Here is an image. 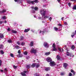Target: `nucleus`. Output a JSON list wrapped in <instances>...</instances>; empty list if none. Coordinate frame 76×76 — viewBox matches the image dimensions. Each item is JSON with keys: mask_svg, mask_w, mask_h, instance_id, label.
<instances>
[{"mask_svg": "<svg viewBox=\"0 0 76 76\" xmlns=\"http://www.w3.org/2000/svg\"><path fill=\"white\" fill-rule=\"evenodd\" d=\"M40 13L42 15V18H44V19H46V16H45V13H46V10H45L44 9H42L40 10Z\"/></svg>", "mask_w": 76, "mask_h": 76, "instance_id": "nucleus-1", "label": "nucleus"}, {"mask_svg": "<svg viewBox=\"0 0 76 76\" xmlns=\"http://www.w3.org/2000/svg\"><path fill=\"white\" fill-rule=\"evenodd\" d=\"M30 52L31 53L36 54V53H37V50H34V48H32L30 51Z\"/></svg>", "mask_w": 76, "mask_h": 76, "instance_id": "nucleus-2", "label": "nucleus"}, {"mask_svg": "<svg viewBox=\"0 0 76 76\" xmlns=\"http://www.w3.org/2000/svg\"><path fill=\"white\" fill-rule=\"evenodd\" d=\"M35 3H37V1H31L30 0H28L27 1V3H29V4H31V3L32 4H35Z\"/></svg>", "mask_w": 76, "mask_h": 76, "instance_id": "nucleus-3", "label": "nucleus"}, {"mask_svg": "<svg viewBox=\"0 0 76 76\" xmlns=\"http://www.w3.org/2000/svg\"><path fill=\"white\" fill-rule=\"evenodd\" d=\"M66 55L67 56H69L70 57H74V55L72 53H69L68 52H66Z\"/></svg>", "mask_w": 76, "mask_h": 76, "instance_id": "nucleus-4", "label": "nucleus"}, {"mask_svg": "<svg viewBox=\"0 0 76 76\" xmlns=\"http://www.w3.org/2000/svg\"><path fill=\"white\" fill-rule=\"evenodd\" d=\"M50 66H54L56 65V63L54 61H52L50 63Z\"/></svg>", "mask_w": 76, "mask_h": 76, "instance_id": "nucleus-5", "label": "nucleus"}, {"mask_svg": "<svg viewBox=\"0 0 76 76\" xmlns=\"http://www.w3.org/2000/svg\"><path fill=\"white\" fill-rule=\"evenodd\" d=\"M44 45L46 48H48L49 47V45L47 42H45L44 44Z\"/></svg>", "mask_w": 76, "mask_h": 76, "instance_id": "nucleus-6", "label": "nucleus"}, {"mask_svg": "<svg viewBox=\"0 0 76 76\" xmlns=\"http://www.w3.org/2000/svg\"><path fill=\"white\" fill-rule=\"evenodd\" d=\"M46 60L48 62H51V61H52V59L50 57L46 59Z\"/></svg>", "mask_w": 76, "mask_h": 76, "instance_id": "nucleus-7", "label": "nucleus"}, {"mask_svg": "<svg viewBox=\"0 0 76 76\" xmlns=\"http://www.w3.org/2000/svg\"><path fill=\"white\" fill-rule=\"evenodd\" d=\"M31 8V9H34V10L36 11L38 10V8L37 7H32Z\"/></svg>", "mask_w": 76, "mask_h": 76, "instance_id": "nucleus-8", "label": "nucleus"}, {"mask_svg": "<svg viewBox=\"0 0 76 76\" xmlns=\"http://www.w3.org/2000/svg\"><path fill=\"white\" fill-rule=\"evenodd\" d=\"M15 2H18L19 3H22V0H14Z\"/></svg>", "mask_w": 76, "mask_h": 76, "instance_id": "nucleus-9", "label": "nucleus"}, {"mask_svg": "<svg viewBox=\"0 0 76 76\" xmlns=\"http://www.w3.org/2000/svg\"><path fill=\"white\" fill-rule=\"evenodd\" d=\"M4 12H6V9H3L2 11H0V13H4Z\"/></svg>", "mask_w": 76, "mask_h": 76, "instance_id": "nucleus-10", "label": "nucleus"}, {"mask_svg": "<svg viewBox=\"0 0 76 76\" xmlns=\"http://www.w3.org/2000/svg\"><path fill=\"white\" fill-rule=\"evenodd\" d=\"M64 67L65 69H66V67L68 65L67 64H66V63H64L63 64Z\"/></svg>", "mask_w": 76, "mask_h": 76, "instance_id": "nucleus-11", "label": "nucleus"}, {"mask_svg": "<svg viewBox=\"0 0 76 76\" xmlns=\"http://www.w3.org/2000/svg\"><path fill=\"white\" fill-rule=\"evenodd\" d=\"M30 30V28H27V29H25L24 31V32H28Z\"/></svg>", "mask_w": 76, "mask_h": 76, "instance_id": "nucleus-12", "label": "nucleus"}, {"mask_svg": "<svg viewBox=\"0 0 76 76\" xmlns=\"http://www.w3.org/2000/svg\"><path fill=\"white\" fill-rule=\"evenodd\" d=\"M4 38V35L3 34H0V38H1L3 39Z\"/></svg>", "mask_w": 76, "mask_h": 76, "instance_id": "nucleus-13", "label": "nucleus"}, {"mask_svg": "<svg viewBox=\"0 0 76 76\" xmlns=\"http://www.w3.org/2000/svg\"><path fill=\"white\" fill-rule=\"evenodd\" d=\"M35 65H36V63H34L31 66L32 68H34L35 67Z\"/></svg>", "mask_w": 76, "mask_h": 76, "instance_id": "nucleus-14", "label": "nucleus"}, {"mask_svg": "<svg viewBox=\"0 0 76 76\" xmlns=\"http://www.w3.org/2000/svg\"><path fill=\"white\" fill-rule=\"evenodd\" d=\"M51 69L50 67H48L45 69V70L47 72L48 71V70H50Z\"/></svg>", "mask_w": 76, "mask_h": 76, "instance_id": "nucleus-15", "label": "nucleus"}, {"mask_svg": "<svg viewBox=\"0 0 76 76\" xmlns=\"http://www.w3.org/2000/svg\"><path fill=\"white\" fill-rule=\"evenodd\" d=\"M71 72L72 73H73V75H75V71H73V69H71Z\"/></svg>", "mask_w": 76, "mask_h": 76, "instance_id": "nucleus-16", "label": "nucleus"}, {"mask_svg": "<svg viewBox=\"0 0 76 76\" xmlns=\"http://www.w3.org/2000/svg\"><path fill=\"white\" fill-rule=\"evenodd\" d=\"M33 44H34V42L31 41L30 44V47H32L33 46Z\"/></svg>", "mask_w": 76, "mask_h": 76, "instance_id": "nucleus-17", "label": "nucleus"}, {"mask_svg": "<svg viewBox=\"0 0 76 76\" xmlns=\"http://www.w3.org/2000/svg\"><path fill=\"white\" fill-rule=\"evenodd\" d=\"M35 66L36 68H38L39 67V64H38L36 63Z\"/></svg>", "mask_w": 76, "mask_h": 76, "instance_id": "nucleus-18", "label": "nucleus"}, {"mask_svg": "<svg viewBox=\"0 0 76 76\" xmlns=\"http://www.w3.org/2000/svg\"><path fill=\"white\" fill-rule=\"evenodd\" d=\"M12 33H13L14 34H17V31L15 30H12Z\"/></svg>", "mask_w": 76, "mask_h": 76, "instance_id": "nucleus-19", "label": "nucleus"}, {"mask_svg": "<svg viewBox=\"0 0 76 76\" xmlns=\"http://www.w3.org/2000/svg\"><path fill=\"white\" fill-rule=\"evenodd\" d=\"M0 53H1V54L3 55L4 54V51L3 50H1L0 51Z\"/></svg>", "mask_w": 76, "mask_h": 76, "instance_id": "nucleus-20", "label": "nucleus"}, {"mask_svg": "<svg viewBox=\"0 0 76 76\" xmlns=\"http://www.w3.org/2000/svg\"><path fill=\"white\" fill-rule=\"evenodd\" d=\"M76 34V33H73L71 35V37L72 38H73V37H74V36H75Z\"/></svg>", "mask_w": 76, "mask_h": 76, "instance_id": "nucleus-21", "label": "nucleus"}, {"mask_svg": "<svg viewBox=\"0 0 76 76\" xmlns=\"http://www.w3.org/2000/svg\"><path fill=\"white\" fill-rule=\"evenodd\" d=\"M50 52L45 53V55H46V56H48V55H50Z\"/></svg>", "mask_w": 76, "mask_h": 76, "instance_id": "nucleus-22", "label": "nucleus"}, {"mask_svg": "<svg viewBox=\"0 0 76 76\" xmlns=\"http://www.w3.org/2000/svg\"><path fill=\"white\" fill-rule=\"evenodd\" d=\"M4 46L3 45H0V49H3Z\"/></svg>", "mask_w": 76, "mask_h": 76, "instance_id": "nucleus-23", "label": "nucleus"}, {"mask_svg": "<svg viewBox=\"0 0 76 76\" xmlns=\"http://www.w3.org/2000/svg\"><path fill=\"white\" fill-rule=\"evenodd\" d=\"M17 56L18 57H22L23 56L22 54H19L17 55Z\"/></svg>", "mask_w": 76, "mask_h": 76, "instance_id": "nucleus-24", "label": "nucleus"}, {"mask_svg": "<svg viewBox=\"0 0 76 76\" xmlns=\"http://www.w3.org/2000/svg\"><path fill=\"white\" fill-rule=\"evenodd\" d=\"M7 42L9 43H12V41L11 39H10L7 41Z\"/></svg>", "mask_w": 76, "mask_h": 76, "instance_id": "nucleus-25", "label": "nucleus"}, {"mask_svg": "<svg viewBox=\"0 0 76 76\" xmlns=\"http://www.w3.org/2000/svg\"><path fill=\"white\" fill-rule=\"evenodd\" d=\"M75 47L74 45H72L71 46V49L72 50H74L75 49Z\"/></svg>", "mask_w": 76, "mask_h": 76, "instance_id": "nucleus-26", "label": "nucleus"}, {"mask_svg": "<svg viewBox=\"0 0 76 76\" xmlns=\"http://www.w3.org/2000/svg\"><path fill=\"white\" fill-rule=\"evenodd\" d=\"M23 54H24V55H25L26 56H27L28 54V52L26 51H25L23 52Z\"/></svg>", "mask_w": 76, "mask_h": 76, "instance_id": "nucleus-27", "label": "nucleus"}, {"mask_svg": "<svg viewBox=\"0 0 76 76\" xmlns=\"http://www.w3.org/2000/svg\"><path fill=\"white\" fill-rule=\"evenodd\" d=\"M15 47L16 48V49H19V46H18V45H15Z\"/></svg>", "mask_w": 76, "mask_h": 76, "instance_id": "nucleus-28", "label": "nucleus"}, {"mask_svg": "<svg viewBox=\"0 0 76 76\" xmlns=\"http://www.w3.org/2000/svg\"><path fill=\"white\" fill-rule=\"evenodd\" d=\"M56 58L57 59V60H60V56L59 55H58L56 56Z\"/></svg>", "mask_w": 76, "mask_h": 76, "instance_id": "nucleus-29", "label": "nucleus"}, {"mask_svg": "<svg viewBox=\"0 0 76 76\" xmlns=\"http://www.w3.org/2000/svg\"><path fill=\"white\" fill-rule=\"evenodd\" d=\"M21 74L23 76H26V74L25 73H24L21 72Z\"/></svg>", "mask_w": 76, "mask_h": 76, "instance_id": "nucleus-30", "label": "nucleus"}, {"mask_svg": "<svg viewBox=\"0 0 76 76\" xmlns=\"http://www.w3.org/2000/svg\"><path fill=\"white\" fill-rule=\"evenodd\" d=\"M30 67H31V65H27V66L26 67V68L27 69H29V68H30Z\"/></svg>", "mask_w": 76, "mask_h": 76, "instance_id": "nucleus-31", "label": "nucleus"}, {"mask_svg": "<svg viewBox=\"0 0 76 76\" xmlns=\"http://www.w3.org/2000/svg\"><path fill=\"white\" fill-rule=\"evenodd\" d=\"M4 73H6V72H7V69L6 68H4Z\"/></svg>", "mask_w": 76, "mask_h": 76, "instance_id": "nucleus-32", "label": "nucleus"}, {"mask_svg": "<svg viewBox=\"0 0 76 76\" xmlns=\"http://www.w3.org/2000/svg\"><path fill=\"white\" fill-rule=\"evenodd\" d=\"M23 37L22 36L21 37L20 39V41H22V40H23Z\"/></svg>", "mask_w": 76, "mask_h": 76, "instance_id": "nucleus-33", "label": "nucleus"}, {"mask_svg": "<svg viewBox=\"0 0 76 76\" xmlns=\"http://www.w3.org/2000/svg\"><path fill=\"white\" fill-rule=\"evenodd\" d=\"M54 29L56 31H58V29L57 27H54Z\"/></svg>", "mask_w": 76, "mask_h": 76, "instance_id": "nucleus-34", "label": "nucleus"}, {"mask_svg": "<svg viewBox=\"0 0 76 76\" xmlns=\"http://www.w3.org/2000/svg\"><path fill=\"white\" fill-rule=\"evenodd\" d=\"M57 51V49L56 48H53V50H52V51Z\"/></svg>", "mask_w": 76, "mask_h": 76, "instance_id": "nucleus-35", "label": "nucleus"}, {"mask_svg": "<svg viewBox=\"0 0 76 76\" xmlns=\"http://www.w3.org/2000/svg\"><path fill=\"white\" fill-rule=\"evenodd\" d=\"M58 50H59V51H60V52H62V51H63V49L59 48Z\"/></svg>", "mask_w": 76, "mask_h": 76, "instance_id": "nucleus-36", "label": "nucleus"}, {"mask_svg": "<svg viewBox=\"0 0 76 76\" xmlns=\"http://www.w3.org/2000/svg\"><path fill=\"white\" fill-rule=\"evenodd\" d=\"M2 19H6V16H3L2 17Z\"/></svg>", "mask_w": 76, "mask_h": 76, "instance_id": "nucleus-37", "label": "nucleus"}, {"mask_svg": "<svg viewBox=\"0 0 76 76\" xmlns=\"http://www.w3.org/2000/svg\"><path fill=\"white\" fill-rule=\"evenodd\" d=\"M72 9L74 10H76V6L75 5V6H74L73 7Z\"/></svg>", "mask_w": 76, "mask_h": 76, "instance_id": "nucleus-38", "label": "nucleus"}, {"mask_svg": "<svg viewBox=\"0 0 76 76\" xmlns=\"http://www.w3.org/2000/svg\"><path fill=\"white\" fill-rule=\"evenodd\" d=\"M41 34H44V31H40L39 34H41Z\"/></svg>", "mask_w": 76, "mask_h": 76, "instance_id": "nucleus-39", "label": "nucleus"}, {"mask_svg": "<svg viewBox=\"0 0 76 76\" xmlns=\"http://www.w3.org/2000/svg\"><path fill=\"white\" fill-rule=\"evenodd\" d=\"M72 4V3L70 2H69L68 4V5L69 7H70L71 6V5Z\"/></svg>", "mask_w": 76, "mask_h": 76, "instance_id": "nucleus-40", "label": "nucleus"}, {"mask_svg": "<svg viewBox=\"0 0 76 76\" xmlns=\"http://www.w3.org/2000/svg\"><path fill=\"white\" fill-rule=\"evenodd\" d=\"M10 56L11 57H14V55H13V54L12 53H11L10 54Z\"/></svg>", "mask_w": 76, "mask_h": 76, "instance_id": "nucleus-41", "label": "nucleus"}, {"mask_svg": "<svg viewBox=\"0 0 76 76\" xmlns=\"http://www.w3.org/2000/svg\"><path fill=\"white\" fill-rule=\"evenodd\" d=\"M53 48H56V45H55V44L53 43Z\"/></svg>", "mask_w": 76, "mask_h": 76, "instance_id": "nucleus-42", "label": "nucleus"}, {"mask_svg": "<svg viewBox=\"0 0 76 76\" xmlns=\"http://www.w3.org/2000/svg\"><path fill=\"white\" fill-rule=\"evenodd\" d=\"M25 43L24 42H22L21 44V45H25Z\"/></svg>", "mask_w": 76, "mask_h": 76, "instance_id": "nucleus-43", "label": "nucleus"}, {"mask_svg": "<svg viewBox=\"0 0 76 76\" xmlns=\"http://www.w3.org/2000/svg\"><path fill=\"white\" fill-rule=\"evenodd\" d=\"M31 13H35V11L34 10H32L31 11Z\"/></svg>", "mask_w": 76, "mask_h": 76, "instance_id": "nucleus-44", "label": "nucleus"}, {"mask_svg": "<svg viewBox=\"0 0 76 76\" xmlns=\"http://www.w3.org/2000/svg\"><path fill=\"white\" fill-rule=\"evenodd\" d=\"M52 18L51 17H50V18H49V20H50V21H51V20H52Z\"/></svg>", "mask_w": 76, "mask_h": 76, "instance_id": "nucleus-45", "label": "nucleus"}, {"mask_svg": "<svg viewBox=\"0 0 76 76\" xmlns=\"http://www.w3.org/2000/svg\"><path fill=\"white\" fill-rule=\"evenodd\" d=\"M34 76H39V75L36 74H34Z\"/></svg>", "mask_w": 76, "mask_h": 76, "instance_id": "nucleus-46", "label": "nucleus"}, {"mask_svg": "<svg viewBox=\"0 0 76 76\" xmlns=\"http://www.w3.org/2000/svg\"><path fill=\"white\" fill-rule=\"evenodd\" d=\"M64 75V73L62 72L61 73V76H63V75Z\"/></svg>", "mask_w": 76, "mask_h": 76, "instance_id": "nucleus-47", "label": "nucleus"}, {"mask_svg": "<svg viewBox=\"0 0 76 76\" xmlns=\"http://www.w3.org/2000/svg\"><path fill=\"white\" fill-rule=\"evenodd\" d=\"M2 63V61H1V60H0V66H1Z\"/></svg>", "mask_w": 76, "mask_h": 76, "instance_id": "nucleus-48", "label": "nucleus"}, {"mask_svg": "<svg viewBox=\"0 0 76 76\" xmlns=\"http://www.w3.org/2000/svg\"><path fill=\"white\" fill-rule=\"evenodd\" d=\"M21 53L20 50H19L18 51V54H20Z\"/></svg>", "mask_w": 76, "mask_h": 76, "instance_id": "nucleus-49", "label": "nucleus"}, {"mask_svg": "<svg viewBox=\"0 0 76 76\" xmlns=\"http://www.w3.org/2000/svg\"><path fill=\"white\" fill-rule=\"evenodd\" d=\"M69 76H72V73H70L69 74Z\"/></svg>", "mask_w": 76, "mask_h": 76, "instance_id": "nucleus-50", "label": "nucleus"}, {"mask_svg": "<svg viewBox=\"0 0 76 76\" xmlns=\"http://www.w3.org/2000/svg\"><path fill=\"white\" fill-rule=\"evenodd\" d=\"M13 67L14 68V69H16V68H17V66H16L15 65H14L13 66Z\"/></svg>", "mask_w": 76, "mask_h": 76, "instance_id": "nucleus-51", "label": "nucleus"}, {"mask_svg": "<svg viewBox=\"0 0 76 76\" xmlns=\"http://www.w3.org/2000/svg\"><path fill=\"white\" fill-rule=\"evenodd\" d=\"M8 31H10V28H8L7 29Z\"/></svg>", "mask_w": 76, "mask_h": 76, "instance_id": "nucleus-52", "label": "nucleus"}, {"mask_svg": "<svg viewBox=\"0 0 76 76\" xmlns=\"http://www.w3.org/2000/svg\"><path fill=\"white\" fill-rule=\"evenodd\" d=\"M17 43L18 45H20V42H17Z\"/></svg>", "mask_w": 76, "mask_h": 76, "instance_id": "nucleus-53", "label": "nucleus"}, {"mask_svg": "<svg viewBox=\"0 0 76 76\" xmlns=\"http://www.w3.org/2000/svg\"><path fill=\"white\" fill-rule=\"evenodd\" d=\"M64 25H67V23L66 22H64Z\"/></svg>", "mask_w": 76, "mask_h": 76, "instance_id": "nucleus-54", "label": "nucleus"}, {"mask_svg": "<svg viewBox=\"0 0 76 76\" xmlns=\"http://www.w3.org/2000/svg\"><path fill=\"white\" fill-rule=\"evenodd\" d=\"M3 22L2 21H0V24H2V23Z\"/></svg>", "mask_w": 76, "mask_h": 76, "instance_id": "nucleus-55", "label": "nucleus"}, {"mask_svg": "<svg viewBox=\"0 0 76 76\" xmlns=\"http://www.w3.org/2000/svg\"><path fill=\"white\" fill-rule=\"evenodd\" d=\"M70 1H76V0H70Z\"/></svg>", "mask_w": 76, "mask_h": 76, "instance_id": "nucleus-56", "label": "nucleus"}, {"mask_svg": "<svg viewBox=\"0 0 76 76\" xmlns=\"http://www.w3.org/2000/svg\"><path fill=\"white\" fill-rule=\"evenodd\" d=\"M66 51H69V50H68V48H66Z\"/></svg>", "mask_w": 76, "mask_h": 76, "instance_id": "nucleus-57", "label": "nucleus"}, {"mask_svg": "<svg viewBox=\"0 0 76 76\" xmlns=\"http://www.w3.org/2000/svg\"><path fill=\"white\" fill-rule=\"evenodd\" d=\"M58 26H61V24H58Z\"/></svg>", "mask_w": 76, "mask_h": 76, "instance_id": "nucleus-58", "label": "nucleus"}, {"mask_svg": "<svg viewBox=\"0 0 76 76\" xmlns=\"http://www.w3.org/2000/svg\"><path fill=\"white\" fill-rule=\"evenodd\" d=\"M0 72H3V70H0Z\"/></svg>", "mask_w": 76, "mask_h": 76, "instance_id": "nucleus-59", "label": "nucleus"}, {"mask_svg": "<svg viewBox=\"0 0 76 76\" xmlns=\"http://www.w3.org/2000/svg\"><path fill=\"white\" fill-rule=\"evenodd\" d=\"M57 1H58V3L60 2V0H57Z\"/></svg>", "mask_w": 76, "mask_h": 76, "instance_id": "nucleus-60", "label": "nucleus"}, {"mask_svg": "<svg viewBox=\"0 0 76 76\" xmlns=\"http://www.w3.org/2000/svg\"><path fill=\"white\" fill-rule=\"evenodd\" d=\"M41 19V18L40 17H38V19Z\"/></svg>", "mask_w": 76, "mask_h": 76, "instance_id": "nucleus-61", "label": "nucleus"}, {"mask_svg": "<svg viewBox=\"0 0 76 76\" xmlns=\"http://www.w3.org/2000/svg\"><path fill=\"white\" fill-rule=\"evenodd\" d=\"M46 76H49L50 75H49V74H46Z\"/></svg>", "mask_w": 76, "mask_h": 76, "instance_id": "nucleus-62", "label": "nucleus"}, {"mask_svg": "<svg viewBox=\"0 0 76 76\" xmlns=\"http://www.w3.org/2000/svg\"><path fill=\"white\" fill-rule=\"evenodd\" d=\"M63 19H64V17H62L61 19V20H63Z\"/></svg>", "mask_w": 76, "mask_h": 76, "instance_id": "nucleus-63", "label": "nucleus"}, {"mask_svg": "<svg viewBox=\"0 0 76 76\" xmlns=\"http://www.w3.org/2000/svg\"><path fill=\"white\" fill-rule=\"evenodd\" d=\"M24 73H26V71H24Z\"/></svg>", "mask_w": 76, "mask_h": 76, "instance_id": "nucleus-64", "label": "nucleus"}]
</instances>
